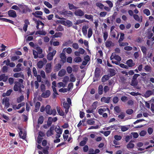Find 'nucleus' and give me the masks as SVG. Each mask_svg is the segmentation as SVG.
Wrapping results in <instances>:
<instances>
[{
  "label": "nucleus",
  "mask_w": 154,
  "mask_h": 154,
  "mask_svg": "<svg viewBox=\"0 0 154 154\" xmlns=\"http://www.w3.org/2000/svg\"><path fill=\"white\" fill-rule=\"evenodd\" d=\"M14 84L13 88L14 91H19V92H21L22 91L21 88H24V86L21 84H20L18 82H15Z\"/></svg>",
  "instance_id": "nucleus-1"
},
{
  "label": "nucleus",
  "mask_w": 154,
  "mask_h": 154,
  "mask_svg": "<svg viewBox=\"0 0 154 154\" xmlns=\"http://www.w3.org/2000/svg\"><path fill=\"white\" fill-rule=\"evenodd\" d=\"M42 93L41 94L42 97L44 98H47L49 97L51 95V91L49 90H47L42 92Z\"/></svg>",
  "instance_id": "nucleus-2"
},
{
  "label": "nucleus",
  "mask_w": 154,
  "mask_h": 154,
  "mask_svg": "<svg viewBox=\"0 0 154 154\" xmlns=\"http://www.w3.org/2000/svg\"><path fill=\"white\" fill-rule=\"evenodd\" d=\"M56 51L53 50L52 52H49L48 54L47 57V59L49 60H51L53 59L54 56L55 55Z\"/></svg>",
  "instance_id": "nucleus-3"
},
{
  "label": "nucleus",
  "mask_w": 154,
  "mask_h": 154,
  "mask_svg": "<svg viewBox=\"0 0 154 154\" xmlns=\"http://www.w3.org/2000/svg\"><path fill=\"white\" fill-rule=\"evenodd\" d=\"M2 103L5 104V106L7 108L9 106V99L8 97L4 98L2 100Z\"/></svg>",
  "instance_id": "nucleus-4"
},
{
  "label": "nucleus",
  "mask_w": 154,
  "mask_h": 154,
  "mask_svg": "<svg viewBox=\"0 0 154 154\" xmlns=\"http://www.w3.org/2000/svg\"><path fill=\"white\" fill-rule=\"evenodd\" d=\"M33 54L34 56V58L35 59L39 57V58H42L44 57L43 54H42L39 55H38V54L37 51L35 50H33Z\"/></svg>",
  "instance_id": "nucleus-5"
},
{
  "label": "nucleus",
  "mask_w": 154,
  "mask_h": 154,
  "mask_svg": "<svg viewBox=\"0 0 154 154\" xmlns=\"http://www.w3.org/2000/svg\"><path fill=\"white\" fill-rule=\"evenodd\" d=\"M8 14L9 16L13 18H15L17 17L16 13L14 10H10L8 11Z\"/></svg>",
  "instance_id": "nucleus-6"
},
{
  "label": "nucleus",
  "mask_w": 154,
  "mask_h": 154,
  "mask_svg": "<svg viewBox=\"0 0 154 154\" xmlns=\"http://www.w3.org/2000/svg\"><path fill=\"white\" fill-rule=\"evenodd\" d=\"M126 63L127 65V66H128V68L129 67H132L135 65L134 63L133 62V60L131 59L127 60Z\"/></svg>",
  "instance_id": "nucleus-7"
},
{
  "label": "nucleus",
  "mask_w": 154,
  "mask_h": 154,
  "mask_svg": "<svg viewBox=\"0 0 154 154\" xmlns=\"http://www.w3.org/2000/svg\"><path fill=\"white\" fill-rule=\"evenodd\" d=\"M61 14L65 16L69 17H71L72 15V13L70 11H62Z\"/></svg>",
  "instance_id": "nucleus-8"
},
{
  "label": "nucleus",
  "mask_w": 154,
  "mask_h": 154,
  "mask_svg": "<svg viewBox=\"0 0 154 154\" xmlns=\"http://www.w3.org/2000/svg\"><path fill=\"white\" fill-rule=\"evenodd\" d=\"M74 14L78 16H82L84 15V12L81 9H78L75 10Z\"/></svg>",
  "instance_id": "nucleus-9"
},
{
  "label": "nucleus",
  "mask_w": 154,
  "mask_h": 154,
  "mask_svg": "<svg viewBox=\"0 0 154 154\" xmlns=\"http://www.w3.org/2000/svg\"><path fill=\"white\" fill-rule=\"evenodd\" d=\"M51 63H48L46 65L45 71L47 73H49L51 71Z\"/></svg>",
  "instance_id": "nucleus-10"
},
{
  "label": "nucleus",
  "mask_w": 154,
  "mask_h": 154,
  "mask_svg": "<svg viewBox=\"0 0 154 154\" xmlns=\"http://www.w3.org/2000/svg\"><path fill=\"white\" fill-rule=\"evenodd\" d=\"M110 98V97H103L101 98L100 100L102 102H104L108 103H109Z\"/></svg>",
  "instance_id": "nucleus-11"
},
{
  "label": "nucleus",
  "mask_w": 154,
  "mask_h": 154,
  "mask_svg": "<svg viewBox=\"0 0 154 154\" xmlns=\"http://www.w3.org/2000/svg\"><path fill=\"white\" fill-rule=\"evenodd\" d=\"M45 110L46 113L49 115H51V111L52 109H51V107L49 105H47L45 108Z\"/></svg>",
  "instance_id": "nucleus-12"
},
{
  "label": "nucleus",
  "mask_w": 154,
  "mask_h": 154,
  "mask_svg": "<svg viewBox=\"0 0 154 154\" xmlns=\"http://www.w3.org/2000/svg\"><path fill=\"white\" fill-rule=\"evenodd\" d=\"M63 106L65 109V112L66 113H67L68 111V109L69 108V103H67L63 102Z\"/></svg>",
  "instance_id": "nucleus-13"
},
{
  "label": "nucleus",
  "mask_w": 154,
  "mask_h": 154,
  "mask_svg": "<svg viewBox=\"0 0 154 154\" xmlns=\"http://www.w3.org/2000/svg\"><path fill=\"white\" fill-rule=\"evenodd\" d=\"M60 57L61 58V61L63 63H64L66 61V57L65 54L62 53L60 54Z\"/></svg>",
  "instance_id": "nucleus-14"
},
{
  "label": "nucleus",
  "mask_w": 154,
  "mask_h": 154,
  "mask_svg": "<svg viewBox=\"0 0 154 154\" xmlns=\"http://www.w3.org/2000/svg\"><path fill=\"white\" fill-rule=\"evenodd\" d=\"M133 17L134 19L137 21H138L139 22H142V17L141 16L140 17L137 14H134Z\"/></svg>",
  "instance_id": "nucleus-15"
},
{
  "label": "nucleus",
  "mask_w": 154,
  "mask_h": 154,
  "mask_svg": "<svg viewBox=\"0 0 154 154\" xmlns=\"http://www.w3.org/2000/svg\"><path fill=\"white\" fill-rule=\"evenodd\" d=\"M114 44L111 40H108L105 43V45L106 47L109 48L113 46Z\"/></svg>",
  "instance_id": "nucleus-16"
},
{
  "label": "nucleus",
  "mask_w": 154,
  "mask_h": 154,
  "mask_svg": "<svg viewBox=\"0 0 154 154\" xmlns=\"http://www.w3.org/2000/svg\"><path fill=\"white\" fill-rule=\"evenodd\" d=\"M8 79L7 76H6L5 74H3L0 75V81H2L5 82L7 81Z\"/></svg>",
  "instance_id": "nucleus-17"
},
{
  "label": "nucleus",
  "mask_w": 154,
  "mask_h": 154,
  "mask_svg": "<svg viewBox=\"0 0 154 154\" xmlns=\"http://www.w3.org/2000/svg\"><path fill=\"white\" fill-rule=\"evenodd\" d=\"M55 130L56 132L59 135L62 134V130L60 128L58 125H57L56 127Z\"/></svg>",
  "instance_id": "nucleus-18"
},
{
  "label": "nucleus",
  "mask_w": 154,
  "mask_h": 154,
  "mask_svg": "<svg viewBox=\"0 0 154 154\" xmlns=\"http://www.w3.org/2000/svg\"><path fill=\"white\" fill-rule=\"evenodd\" d=\"M134 140H131L127 144V147L128 149H132L134 147V143H132V142H134Z\"/></svg>",
  "instance_id": "nucleus-19"
},
{
  "label": "nucleus",
  "mask_w": 154,
  "mask_h": 154,
  "mask_svg": "<svg viewBox=\"0 0 154 154\" xmlns=\"http://www.w3.org/2000/svg\"><path fill=\"white\" fill-rule=\"evenodd\" d=\"M14 77L15 78L21 77L22 78H24V75L22 74V72L16 73L14 74Z\"/></svg>",
  "instance_id": "nucleus-20"
},
{
  "label": "nucleus",
  "mask_w": 154,
  "mask_h": 154,
  "mask_svg": "<svg viewBox=\"0 0 154 154\" xmlns=\"http://www.w3.org/2000/svg\"><path fill=\"white\" fill-rule=\"evenodd\" d=\"M41 105L40 103L39 102H37L35 104V108L34 111L35 112H37L39 110L40 107Z\"/></svg>",
  "instance_id": "nucleus-21"
},
{
  "label": "nucleus",
  "mask_w": 154,
  "mask_h": 154,
  "mask_svg": "<svg viewBox=\"0 0 154 154\" xmlns=\"http://www.w3.org/2000/svg\"><path fill=\"white\" fill-rule=\"evenodd\" d=\"M88 28L87 25H85L83 26L82 28V32L84 35L86 36L87 34V29Z\"/></svg>",
  "instance_id": "nucleus-22"
},
{
  "label": "nucleus",
  "mask_w": 154,
  "mask_h": 154,
  "mask_svg": "<svg viewBox=\"0 0 154 154\" xmlns=\"http://www.w3.org/2000/svg\"><path fill=\"white\" fill-rule=\"evenodd\" d=\"M152 94H153V92L149 90L146 92L144 94V96L145 97L147 98Z\"/></svg>",
  "instance_id": "nucleus-23"
},
{
  "label": "nucleus",
  "mask_w": 154,
  "mask_h": 154,
  "mask_svg": "<svg viewBox=\"0 0 154 154\" xmlns=\"http://www.w3.org/2000/svg\"><path fill=\"white\" fill-rule=\"evenodd\" d=\"M88 140V138L87 137H85L83 138V140L81 141L79 143V145L81 146H84L86 143V142Z\"/></svg>",
  "instance_id": "nucleus-24"
},
{
  "label": "nucleus",
  "mask_w": 154,
  "mask_h": 154,
  "mask_svg": "<svg viewBox=\"0 0 154 154\" xmlns=\"http://www.w3.org/2000/svg\"><path fill=\"white\" fill-rule=\"evenodd\" d=\"M40 25L42 26V27L41 28H42L43 27V26H44V24L41 21H38L37 22V23H36V27L37 29H39V26Z\"/></svg>",
  "instance_id": "nucleus-25"
},
{
  "label": "nucleus",
  "mask_w": 154,
  "mask_h": 154,
  "mask_svg": "<svg viewBox=\"0 0 154 154\" xmlns=\"http://www.w3.org/2000/svg\"><path fill=\"white\" fill-rule=\"evenodd\" d=\"M54 126H52L50 127V129L48 130L47 133V135H52L53 134V131L54 129Z\"/></svg>",
  "instance_id": "nucleus-26"
},
{
  "label": "nucleus",
  "mask_w": 154,
  "mask_h": 154,
  "mask_svg": "<svg viewBox=\"0 0 154 154\" xmlns=\"http://www.w3.org/2000/svg\"><path fill=\"white\" fill-rule=\"evenodd\" d=\"M66 71L64 69H62L59 72L58 75L59 76L62 77L65 74Z\"/></svg>",
  "instance_id": "nucleus-27"
},
{
  "label": "nucleus",
  "mask_w": 154,
  "mask_h": 154,
  "mask_svg": "<svg viewBox=\"0 0 154 154\" xmlns=\"http://www.w3.org/2000/svg\"><path fill=\"white\" fill-rule=\"evenodd\" d=\"M44 65V63L42 61H39L37 63V66L39 69H41L43 67Z\"/></svg>",
  "instance_id": "nucleus-28"
},
{
  "label": "nucleus",
  "mask_w": 154,
  "mask_h": 154,
  "mask_svg": "<svg viewBox=\"0 0 154 154\" xmlns=\"http://www.w3.org/2000/svg\"><path fill=\"white\" fill-rule=\"evenodd\" d=\"M45 135H38L37 139V142L38 144H40L43 139V137Z\"/></svg>",
  "instance_id": "nucleus-29"
},
{
  "label": "nucleus",
  "mask_w": 154,
  "mask_h": 154,
  "mask_svg": "<svg viewBox=\"0 0 154 154\" xmlns=\"http://www.w3.org/2000/svg\"><path fill=\"white\" fill-rule=\"evenodd\" d=\"M44 118L43 116H41L39 117L38 120V124H42L44 121Z\"/></svg>",
  "instance_id": "nucleus-30"
},
{
  "label": "nucleus",
  "mask_w": 154,
  "mask_h": 154,
  "mask_svg": "<svg viewBox=\"0 0 154 154\" xmlns=\"http://www.w3.org/2000/svg\"><path fill=\"white\" fill-rule=\"evenodd\" d=\"M32 14L35 17L38 15H42L43 14L42 12V11H36L35 12H33Z\"/></svg>",
  "instance_id": "nucleus-31"
},
{
  "label": "nucleus",
  "mask_w": 154,
  "mask_h": 154,
  "mask_svg": "<svg viewBox=\"0 0 154 154\" xmlns=\"http://www.w3.org/2000/svg\"><path fill=\"white\" fill-rule=\"evenodd\" d=\"M103 37L104 41H106L108 37V32L106 30H103Z\"/></svg>",
  "instance_id": "nucleus-32"
},
{
  "label": "nucleus",
  "mask_w": 154,
  "mask_h": 154,
  "mask_svg": "<svg viewBox=\"0 0 154 154\" xmlns=\"http://www.w3.org/2000/svg\"><path fill=\"white\" fill-rule=\"evenodd\" d=\"M144 69L147 72H151V67L150 66L148 65L145 66Z\"/></svg>",
  "instance_id": "nucleus-33"
},
{
  "label": "nucleus",
  "mask_w": 154,
  "mask_h": 154,
  "mask_svg": "<svg viewBox=\"0 0 154 154\" xmlns=\"http://www.w3.org/2000/svg\"><path fill=\"white\" fill-rule=\"evenodd\" d=\"M94 119H88L87 122V123L89 125H93L95 123Z\"/></svg>",
  "instance_id": "nucleus-34"
},
{
  "label": "nucleus",
  "mask_w": 154,
  "mask_h": 154,
  "mask_svg": "<svg viewBox=\"0 0 154 154\" xmlns=\"http://www.w3.org/2000/svg\"><path fill=\"white\" fill-rule=\"evenodd\" d=\"M109 75L111 76H112L115 75V71L114 69H110L109 70Z\"/></svg>",
  "instance_id": "nucleus-35"
},
{
  "label": "nucleus",
  "mask_w": 154,
  "mask_h": 154,
  "mask_svg": "<svg viewBox=\"0 0 154 154\" xmlns=\"http://www.w3.org/2000/svg\"><path fill=\"white\" fill-rule=\"evenodd\" d=\"M57 109L59 115L61 116H63L64 115V113L60 108L58 107H57Z\"/></svg>",
  "instance_id": "nucleus-36"
},
{
  "label": "nucleus",
  "mask_w": 154,
  "mask_h": 154,
  "mask_svg": "<svg viewBox=\"0 0 154 154\" xmlns=\"http://www.w3.org/2000/svg\"><path fill=\"white\" fill-rule=\"evenodd\" d=\"M68 5L69 8L70 10H72L73 9H76L78 8V7L75 6L72 4L69 3H68Z\"/></svg>",
  "instance_id": "nucleus-37"
},
{
  "label": "nucleus",
  "mask_w": 154,
  "mask_h": 154,
  "mask_svg": "<svg viewBox=\"0 0 154 154\" xmlns=\"http://www.w3.org/2000/svg\"><path fill=\"white\" fill-rule=\"evenodd\" d=\"M96 5L101 9H103L104 7V5L102 3L100 2L97 3L96 4Z\"/></svg>",
  "instance_id": "nucleus-38"
},
{
  "label": "nucleus",
  "mask_w": 154,
  "mask_h": 154,
  "mask_svg": "<svg viewBox=\"0 0 154 154\" xmlns=\"http://www.w3.org/2000/svg\"><path fill=\"white\" fill-rule=\"evenodd\" d=\"M35 35L38 34L40 35H46V32L43 30H38L36 32Z\"/></svg>",
  "instance_id": "nucleus-39"
},
{
  "label": "nucleus",
  "mask_w": 154,
  "mask_h": 154,
  "mask_svg": "<svg viewBox=\"0 0 154 154\" xmlns=\"http://www.w3.org/2000/svg\"><path fill=\"white\" fill-rule=\"evenodd\" d=\"M19 135L23 134V135H26L27 132L26 131H25L24 130L22 129H19Z\"/></svg>",
  "instance_id": "nucleus-40"
},
{
  "label": "nucleus",
  "mask_w": 154,
  "mask_h": 154,
  "mask_svg": "<svg viewBox=\"0 0 154 154\" xmlns=\"http://www.w3.org/2000/svg\"><path fill=\"white\" fill-rule=\"evenodd\" d=\"M143 13L147 16H148L150 14V13L149 10L147 9H145L143 10Z\"/></svg>",
  "instance_id": "nucleus-41"
},
{
  "label": "nucleus",
  "mask_w": 154,
  "mask_h": 154,
  "mask_svg": "<svg viewBox=\"0 0 154 154\" xmlns=\"http://www.w3.org/2000/svg\"><path fill=\"white\" fill-rule=\"evenodd\" d=\"M129 128V126H121V130L122 131H127Z\"/></svg>",
  "instance_id": "nucleus-42"
},
{
  "label": "nucleus",
  "mask_w": 154,
  "mask_h": 154,
  "mask_svg": "<svg viewBox=\"0 0 154 154\" xmlns=\"http://www.w3.org/2000/svg\"><path fill=\"white\" fill-rule=\"evenodd\" d=\"M98 93L100 94H102L103 92V87L101 85H100L98 87Z\"/></svg>",
  "instance_id": "nucleus-43"
},
{
  "label": "nucleus",
  "mask_w": 154,
  "mask_h": 154,
  "mask_svg": "<svg viewBox=\"0 0 154 154\" xmlns=\"http://www.w3.org/2000/svg\"><path fill=\"white\" fill-rule=\"evenodd\" d=\"M109 79V76L108 75L104 76L102 78V81L103 82H105L108 80Z\"/></svg>",
  "instance_id": "nucleus-44"
},
{
  "label": "nucleus",
  "mask_w": 154,
  "mask_h": 154,
  "mask_svg": "<svg viewBox=\"0 0 154 154\" xmlns=\"http://www.w3.org/2000/svg\"><path fill=\"white\" fill-rule=\"evenodd\" d=\"M52 88L54 92L53 97L54 98H55L56 97V95H58V94L57 92L56 88H55L54 86H52Z\"/></svg>",
  "instance_id": "nucleus-45"
},
{
  "label": "nucleus",
  "mask_w": 154,
  "mask_h": 154,
  "mask_svg": "<svg viewBox=\"0 0 154 154\" xmlns=\"http://www.w3.org/2000/svg\"><path fill=\"white\" fill-rule=\"evenodd\" d=\"M85 17L87 19L93 20V16L92 15L85 14Z\"/></svg>",
  "instance_id": "nucleus-46"
},
{
  "label": "nucleus",
  "mask_w": 154,
  "mask_h": 154,
  "mask_svg": "<svg viewBox=\"0 0 154 154\" xmlns=\"http://www.w3.org/2000/svg\"><path fill=\"white\" fill-rule=\"evenodd\" d=\"M24 99V96L23 95H21L17 99V102L18 103H20L23 101Z\"/></svg>",
  "instance_id": "nucleus-47"
},
{
  "label": "nucleus",
  "mask_w": 154,
  "mask_h": 154,
  "mask_svg": "<svg viewBox=\"0 0 154 154\" xmlns=\"http://www.w3.org/2000/svg\"><path fill=\"white\" fill-rule=\"evenodd\" d=\"M124 34L122 33H121L120 37L118 41L119 43L122 42L124 39Z\"/></svg>",
  "instance_id": "nucleus-48"
},
{
  "label": "nucleus",
  "mask_w": 154,
  "mask_h": 154,
  "mask_svg": "<svg viewBox=\"0 0 154 154\" xmlns=\"http://www.w3.org/2000/svg\"><path fill=\"white\" fill-rule=\"evenodd\" d=\"M137 84V80L132 79L131 81V85L134 87L136 86Z\"/></svg>",
  "instance_id": "nucleus-49"
},
{
  "label": "nucleus",
  "mask_w": 154,
  "mask_h": 154,
  "mask_svg": "<svg viewBox=\"0 0 154 154\" xmlns=\"http://www.w3.org/2000/svg\"><path fill=\"white\" fill-rule=\"evenodd\" d=\"M92 35V30L91 28H90L88 30V36L90 38Z\"/></svg>",
  "instance_id": "nucleus-50"
},
{
  "label": "nucleus",
  "mask_w": 154,
  "mask_h": 154,
  "mask_svg": "<svg viewBox=\"0 0 154 154\" xmlns=\"http://www.w3.org/2000/svg\"><path fill=\"white\" fill-rule=\"evenodd\" d=\"M105 2L109 6V7L110 8H111L113 7V4L111 1L109 0H107Z\"/></svg>",
  "instance_id": "nucleus-51"
},
{
  "label": "nucleus",
  "mask_w": 154,
  "mask_h": 154,
  "mask_svg": "<svg viewBox=\"0 0 154 154\" xmlns=\"http://www.w3.org/2000/svg\"><path fill=\"white\" fill-rule=\"evenodd\" d=\"M106 110V109L105 108H100L98 109V112L99 114L100 115H102L103 112H105Z\"/></svg>",
  "instance_id": "nucleus-52"
},
{
  "label": "nucleus",
  "mask_w": 154,
  "mask_h": 154,
  "mask_svg": "<svg viewBox=\"0 0 154 154\" xmlns=\"http://www.w3.org/2000/svg\"><path fill=\"white\" fill-rule=\"evenodd\" d=\"M44 4L48 8H52V6L49 2L47 1H45L44 2Z\"/></svg>",
  "instance_id": "nucleus-53"
},
{
  "label": "nucleus",
  "mask_w": 154,
  "mask_h": 154,
  "mask_svg": "<svg viewBox=\"0 0 154 154\" xmlns=\"http://www.w3.org/2000/svg\"><path fill=\"white\" fill-rule=\"evenodd\" d=\"M36 50L37 51V53L38 54H42V49L41 48L39 47H37L36 48Z\"/></svg>",
  "instance_id": "nucleus-54"
},
{
  "label": "nucleus",
  "mask_w": 154,
  "mask_h": 154,
  "mask_svg": "<svg viewBox=\"0 0 154 154\" xmlns=\"http://www.w3.org/2000/svg\"><path fill=\"white\" fill-rule=\"evenodd\" d=\"M141 50L144 54L146 55V54L147 49L146 47L142 46L141 48Z\"/></svg>",
  "instance_id": "nucleus-55"
},
{
  "label": "nucleus",
  "mask_w": 154,
  "mask_h": 154,
  "mask_svg": "<svg viewBox=\"0 0 154 154\" xmlns=\"http://www.w3.org/2000/svg\"><path fill=\"white\" fill-rule=\"evenodd\" d=\"M70 81L71 82H75V78L73 74H71L70 75Z\"/></svg>",
  "instance_id": "nucleus-56"
},
{
  "label": "nucleus",
  "mask_w": 154,
  "mask_h": 154,
  "mask_svg": "<svg viewBox=\"0 0 154 154\" xmlns=\"http://www.w3.org/2000/svg\"><path fill=\"white\" fill-rule=\"evenodd\" d=\"M132 138V135H127L125 137V139L126 142H129L131 139Z\"/></svg>",
  "instance_id": "nucleus-57"
},
{
  "label": "nucleus",
  "mask_w": 154,
  "mask_h": 154,
  "mask_svg": "<svg viewBox=\"0 0 154 154\" xmlns=\"http://www.w3.org/2000/svg\"><path fill=\"white\" fill-rule=\"evenodd\" d=\"M66 85V84H64L63 82H60L57 83V86L59 88H60L62 87L63 88L65 87Z\"/></svg>",
  "instance_id": "nucleus-58"
},
{
  "label": "nucleus",
  "mask_w": 154,
  "mask_h": 154,
  "mask_svg": "<svg viewBox=\"0 0 154 154\" xmlns=\"http://www.w3.org/2000/svg\"><path fill=\"white\" fill-rule=\"evenodd\" d=\"M11 9L18 11H20L19 7L16 5H14L12 6L11 7Z\"/></svg>",
  "instance_id": "nucleus-59"
},
{
  "label": "nucleus",
  "mask_w": 154,
  "mask_h": 154,
  "mask_svg": "<svg viewBox=\"0 0 154 154\" xmlns=\"http://www.w3.org/2000/svg\"><path fill=\"white\" fill-rule=\"evenodd\" d=\"M26 7L24 10H23V13H26L27 12H30L32 11L26 5Z\"/></svg>",
  "instance_id": "nucleus-60"
},
{
  "label": "nucleus",
  "mask_w": 154,
  "mask_h": 154,
  "mask_svg": "<svg viewBox=\"0 0 154 154\" xmlns=\"http://www.w3.org/2000/svg\"><path fill=\"white\" fill-rule=\"evenodd\" d=\"M114 57V59L115 60L118 61H120L121 60V57L118 55H116L115 53Z\"/></svg>",
  "instance_id": "nucleus-61"
},
{
  "label": "nucleus",
  "mask_w": 154,
  "mask_h": 154,
  "mask_svg": "<svg viewBox=\"0 0 154 154\" xmlns=\"http://www.w3.org/2000/svg\"><path fill=\"white\" fill-rule=\"evenodd\" d=\"M97 103L98 102L97 101L94 102L92 105L91 108H92L94 110L95 109L97 106Z\"/></svg>",
  "instance_id": "nucleus-62"
},
{
  "label": "nucleus",
  "mask_w": 154,
  "mask_h": 154,
  "mask_svg": "<svg viewBox=\"0 0 154 154\" xmlns=\"http://www.w3.org/2000/svg\"><path fill=\"white\" fill-rule=\"evenodd\" d=\"M53 121L51 117H49L48 122L47 124L48 126H50L51 125Z\"/></svg>",
  "instance_id": "nucleus-63"
},
{
  "label": "nucleus",
  "mask_w": 154,
  "mask_h": 154,
  "mask_svg": "<svg viewBox=\"0 0 154 154\" xmlns=\"http://www.w3.org/2000/svg\"><path fill=\"white\" fill-rule=\"evenodd\" d=\"M74 61L76 63L80 62L82 61V59L80 57H77L74 58Z\"/></svg>",
  "instance_id": "nucleus-64"
}]
</instances>
